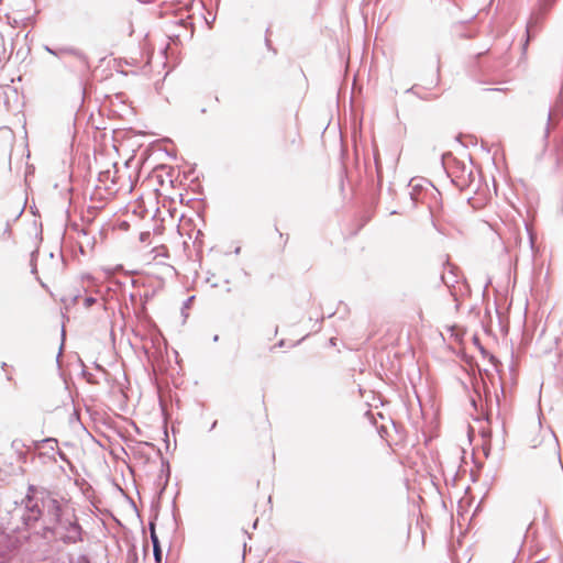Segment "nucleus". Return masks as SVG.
Returning <instances> with one entry per match:
<instances>
[{"mask_svg":"<svg viewBox=\"0 0 563 563\" xmlns=\"http://www.w3.org/2000/svg\"><path fill=\"white\" fill-rule=\"evenodd\" d=\"M384 430H385V427L382 424V426L379 427V431H384Z\"/></svg>","mask_w":563,"mask_h":563,"instance_id":"obj_9","label":"nucleus"},{"mask_svg":"<svg viewBox=\"0 0 563 563\" xmlns=\"http://www.w3.org/2000/svg\"><path fill=\"white\" fill-rule=\"evenodd\" d=\"M284 142L289 146L299 145L301 143L300 132L297 125H295L291 131L284 134Z\"/></svg>","mask_w":563,"mask_h":563,"instance_id":"obj_4","label":"nucleus"},{"mask_svg":"<svg viewBox=\"0 0 563 563\" xmlns=\"http://www.w3.org/2000/svg\"><path fill=\"white\" fill-rule=\"evenodd\" d=\"M489 356V361L495 365L497 366L499 364V361L497 360V357L494 355V354H487Z\"/></svg>","mask_w":563,"mask_h":563,"instance_id":"obj_7","label":"nucleus"},{"mask_svg":"<svg viewBox=\"0 0 563 563\" xmlns=\"http://www.w3.org/2000/svg\"><path fill=\"white\" fill-rule=\"evenodd\" d=\"M526 457L536 472L552 473L561 477L556 445L552 439L545 440L541 435L540 428L527 434Z\"/></svg>","mask_w":563,"mask_h":563,"instance_id":"obj_1","label":"nucleus"},{"mask_svg":"<svg viewBox=\"0 0 563 563\" xmlns=\"http://www.w3.org/2000/svg\"><path fill=\"white\" fill-rule=\"evenodd\" d=\"M463 356H464V361H465L467 364L472 365V356H470V355H467V354H463Z\"/></svg>","mask_w":563,"mask_h":563,"instance_id":"obj_8","label":"nucleus"},{"mask_svg":"<svg viewBox=\"0 0 563 563\" xmlns=\"http://www.w3.org/2000/svg\"><path fill=\"white\" fill-rule=\"evenodd\" d=\"M29 515L26 517L27 521H37L40 518H43V508L41 506V498L30 499L29 505Z\"/></svg>","mask_w":563,"mask_h":563,"instance_id":"obj_3","label":"nucleus"},{"mask_svg":"<svg viewBox=\"0 0 563 563\" xmlns=\"http://www.w3.org/2000/svg\"><path fill=\"white\" fill-rule=\"evenodd\" d=\"M41 506L43 519L51 531L59 534L66 542H76L80 539V527L73 511L63 508L59 501L48 494L41 497Z\"/></svg>","mask_w":563,"mask_h":563,"instance_id":"obj_2","label":"nucleus"},{"mask_svg":"<svg viewBox=\"0 0 563 563\" xmlns=\"http://www.w3.org/2000/svg\"><path fill=\"white\" fill-rule=\"evenodd\" d=\"M150 530H151V539L153 542V552H154L155 562L161 563L162 562V550H161L158 538L155 532L154 523L150 525Z\"/></svg>","mask_w":563,"mask_h":563,"instance_id":"obj_5","label":"nucleus"},{"mask_svg":"<svg viewBox=\"0 0 563 563\" xmlns=\"http://www.w3.org/2000/svg\"><path fill=\"white\" fill-rule=\"evenodd\" d=\"M96 302V299L92 297H87L84 301L86 308L91 307Z\"/></svg>","mask_w":563,"mask_h":563,"instance_id":"obj_6","label":"nucleus"}]
</instances>
